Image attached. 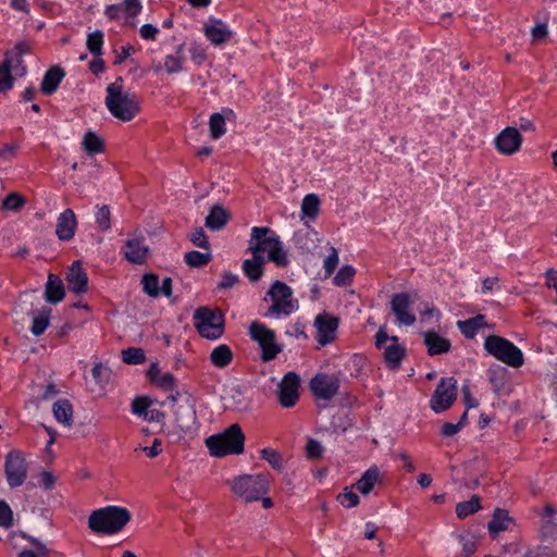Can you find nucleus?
Returning <instances> with one entry per match:
<instances>
[{
    "instance_id": "1",
    "label": "nucleus",
    "mask_w": 557,
    "mask_h": 557,
    "mask_svg": "<svg viewBox=\"0 0 557 557\" xmlns=\"http://www.w3.org/2000/svg\"><path fill=\"white\" fill-rule=\"evenodd\" d=\"M106 107L112 116L129 122L140 112V101L135 92L123 89V77L119 76L107 86Z\"/></svg>"
},
{
    "instance_id": "2",
    "label": "nucleus",
    "mask_w": 557,
    "mask_h": 557,
    "mask_svg": "<svg viewBox=\"0 0 557 557\" xmlns=\"http://www.w3.org/2000/svg\"><path fill=\"white\" fill-rule=\"evenodd\" d=\"M131 519L127 508L110 505L94 510L88 518V527L95 533L112 535L122 531Z\"/></svg>"
},
{
    "instance_id": "3",
    "label": "nucleus",
    "mask_w": 557,
    "mask_h": 557,
    "mask_svg": "<svg viewBox=\"0 0 557 557\" xmlns=\"http://www.w3.org/2000/svg\"><path fill=\"white\" fill-rule=\"evenodd\" d=\"M206 446L211 456L218 458L227 455H239L244 451L245 434L239 424L234 423L222 433L206 438Z\"/></svg>"
},
{
    "instance_id": "4",
    "label": "nucleus",
    "mask_w": 557,
    "mask_h": 557,
    "mask_svg": "<svg viewBox=\"0 0 557 557\" xmlns=\"http://www.w3.org/2000/svg\"><path fill=\"white\" fill-rule=\"evenodd\" d=\"M194 326L206 339L216 341L224 335L225 317L221 309L201 306L194 311Z\"/></svg>"
},
{
    "instance_id": "5",
    "label": "nucleus",
    "mask_w": 557,
    "mask_h": 557,
    "mask_svg": "<svg viewBox=\"0 0 557 557\" xmlns=\"http://www.w3.org/2000/svg\"><path fill=\"white\" fill-rule=\"evenodd\" d=\"M483 347L487 355L511 368H520L524 363L522 350L503 336L495 334L486 336Z\"/></svg>"
},
{
    "instance_id": "6",
    "label": "nucleus",
    "mask_w": 557,
    "mask_h": 557,
    "mask_svg": "<svg viewBox=\"0 0 557 557\" xmlns=\"http://www.w3.org/2000/svg\"><path fill=\"white\" fill-rule=\"evenodd\" d=\"M269 473L244 474L232 482L233 493L246 503L260 500L269 492Z\"/></svg>"
},
{
    "instance_id": "7",
    "label": "nucleus",
    "mask_w": 557,
    "mask_h": 557,
    "mask_svg": "<svg viewBox=\"0 0 557 557\" xmlns=\"http://www.w3.org/2000/svg\"><path fill=\"white\" fill-rule=\"evenodd\" d=\"M272 300L265 317H288L298 309V300L293 299L292 288L282 281H275L267 293Z\"/></svg>"
},
{
    "instance_id": "8",
    "label": "nucleus",
    "mask_w": 557,
    "mask_h": 557,
    "mask_svg": "<svg viewBox=\"0 0 557 557\" xmlns=\"http://www.w3.org/2000/svg\"><path fill=\"white\" fill-rule=\"evenodd\" d=\"M248 334L250 338L258 343L261 349V360L269 362L274 360L282 352L283 347L276 343L275 332L265 324L253 321L250 323Z\"/></svg>"
},
{
    "instance_id": "9",
    "label": "nucleus",
    "mask_w": 557,
    "mask_h": 557,
    "mask_svg": "<svg viewBox=\"0 0 557 557\" xmlns=\"http://www.w3.org/2000/svg\"><path fill=\"white\" fill-rule=\"evenodd\" d=\"M375 346L379 349L384 348L383 358L389 370L400 368L401 361L406 357V348L398 343L397 336H388L385 326H380L376 332Z\"/></svg>"
},
{
    "instance_id": "10",
    "label": "nucleus",
    "mask_w": 557,
    "mask_h": 557,
    "mask_svg": "<svg viewBox=\"0 0 557 557\" xmlns=\"http://www.w3.org/2000/svg\"><path fill=\"white\" fill-rule=\"evenodd\" d=\"M341 379L336 373L318 372L309 381V389L318 400H332L339 392Z\"/></svg>"
},
{
    "instance_id": "11",
    "label": "nucleus",
    "mask_w": 557,
    "mask_h": 557,
    "mask_svg": "<svg viewBox=\"0 0 557 557\" xmlns=\"http://www.w3.org/2000/svg\"><path fill=\"white\" fill-rule=\"evenodd\" d=\"M457 398V381L455 377H442L437 383L431 399L430 407L436 412L446 411Z\"/></svg>"
},
{
    "instance_id": "12",
    "label": "nucleus",
    "mask_w": 557,
    "mask_h": 557,
    "mask_svg": "<svg viewBox=\"0 0 557 557\" xmlns=\"http://www.w3.org/2000/svg\"><path fill=\"white\" fill-rule=\"evenodd\" d=\"M4 472L10 487L21 486L27 476V466L21 451L11 450L5 456Z\"/></svg>"
},
{
    "instance_id": "13",
    "label": "nucleus",
    "mask_w": 557,
    "mask_h": 557,
    "mask_svg": "<svg viewBox=\"0 0 557 557\" xmlns=\"http://www.w3.org/2000/svg\"><path fill=\"white\" fill-rule=\"evenodd\" d=\"M300 376L294 371L287 372L277 385V399L282 407L292 408L299 399Z\"/></svg>"
},
{
    "instance_id": "14",
    "label": "nucleus",
    "mask_w": 557,
    "mask_h": 557,
    "mask_svg": "<svg viewBox=\"0 0 557 557\" xmlns=\"http://www.w3.org/2000/svg\"><path fill=\"white\" fill-rule=\"evenodd\" d=\"M281 243L280 236L268 226H253L249 250L252 255L261 256L262 252H270L273 247Z\"/></svg>"
},
{
    "instance_id": "15",
    "label": "nucleus",
    "mask_w": 557,
    "mask_h": 557,
    "mask_svg": "<svg viewBox=\"0 0 557 557\" xmlns=\"http://www.w3.org/2000/svg\"><path fill=\"white\" fill-rule=\"evenodd\" d=\"M339 325V319L327 312L320 313L314 319L317 329V342L320 347H324L335 339V334Z\"/></svg>"
},
{
    "instance_id": "16",
    "label": "nucleus",
    "mask_w": 557,
    "mask_h": 557,
    "mask_svg": "<svg viewBox=\"0 0 557 557\" xmlns=\"http://www.w3.org/2000/svg\"><path fill=\"white\" fill-rule=\"evenodd\" d=\"M522 140L519 129L508 126L496 136L495 147L502 154L510 156L520 150Z\"/></svg>"
},
{
    "instance_id": "17",
    "label": "nucleus",
    "mask_w": 557,
    "mask_h": 557,
    "mask_svg": "<svg viewBox=\"0 0 557 557\" xmlns=\"http://www.w3.org/2000/svg\"><path fill=\"white\" fill-rule=\"evenodd\" d=\"M411 299L408 293L394 294L391 299V309L399 324L411 326L416 323V315L409 311Z\"/></svg>"
},
{
    "instance_id": "18",
    "label": "nucleus",
    "mask_w": 557,
    "mask_h": 557,
    "mask_svg": "<svg viewBox=\"0 0 557 557\" xmlns=\"http://www.w3.org/2000/svg\"><path fill=\"white\" fill-rule=\"evenodd\" d=\"M206 38L214 46L228 42L233 37V32L228 25L220 18L210 16L208 23L203 26Z\"/></svg>"
},
{
    "instance_id": "19",
    "label": "nucleus",
    "mask_w": 557,
    "mask_h": 557,
    "mask_svg": "<svg viewBox=\"0 0 557 557\" xmlns=\"http://www.w3.org/2000/svg\"><path fill=\"white\" fill-rule=\"evenodd\" d=\"M67 282V287L71 293L74 294H85L88 290V275L84 268L82 267V262L76 260L69 268L65 277Z\"/></svg>"
},
{
    "instance_id": "20",
    "label": "nucleus",
    "mask_w": 557,
    "mask_h": 557,
    "mask_svg": "<svg viewBox=\"0 0 557 557\" xmlns=\"http://www.w3.org/2000/svg\"><path fill=\"white\" fill-rule=\"evenodd\" d=\"M77 227V220L72 209H65L57 220L55 234L62 242L71 240Z\"/></svg>"
},
{
    "instance_id": "21",
    "label": "nucleus",
    "mask_w": 557,
    "mask_h": 557,
    "mask_svg": "<svg viewBox=\"0 0 557 557\" xmlns=\"http://www.w3.org/2000/svg\"><path fill=\"white\" fill-rule=\"evenodd\" d=\"M422 336L429 356L446 354L451 349L450 341L444 336H441L434 330H428L423 332Z\"/></svg>"
},
{
    "instance_id": "22",
    "label": "nucleus",
    "mask_w": 557,
    "mask_h": 557,
    "mask_svg": "<svg viewBox=\"0 0 557 557\" xmlns=\"http://www.w3.org/2000/svg\"><path fill=\"white\" fill-rule=\"evenodd\" d=\"M65 76V71L60 65L49 67L41 81L40 90L46 96L53 95Z\"/></svg>"
},
{
    "instance_id": "23",
    "label": "nucleus",
    "mask_w": 557,
    "mask_h": 557,
    "mask_svg": "<svg viewBox=\"0 0 557 557\" xmlns=\"http://www.w3.org/2000/svg\"><path fill=\"white\" fill-rule=\"evenodd\" d=\"M147 377L151 384L164 392L172 391L175 387V376L170 372L161 373L157 362L150 364L147 370Z\"/></svg>"
},
{
    "instance_id": "24",
    "label": "nucleus",
    "mask_w": 557,
    "mask_h": 557,
    "mask_svg": "<svg viewBox=\"0 0 557 557\" xmlns=\"http://www.w3.org/2000/svg\"><path fill=\"white\" fill-rule=\"evenodd\" d=\"M123 253L127 261L134 264H141L147 258L148 247L140 239H128L123 247Z\"/></svg>"
},
{
    "instance_id": "25",
    "label": "nucleus",
    "mask_w": 557,
    "mask_h": 557,
    "mask_svg": "<svg viewBox=\"0 0 557 557\" xmlns=\"http://www.w3.org/2000/svg\"><path fill=\"white\" fill-rule=\"evenodd\" d=\"M488 326L484 314H476L475 317L457 322L458 330L468 339H473L481 329Z\"/></svg>"
},
{
    "instance_id": "26",
    "label": "nucleus",
    "mask_w": 557,
    "mask_h": 557,
    "mask_svg": "<svg viewBox=\"0 0 557 557\" xmlns=\"http://www.w3.org/2000/svg\"><path fill=\"white\" fill-rule=\"evenodd\" d=\"M64 296L65 289L62 280L57 274L50 273L45 289L47 302L57 305L63 300Z\"/></svg>"
},
{
    "instance_id": "27",
    "label": "nucleus",
    "mask_w": 557,
    "mask_h": 557,
    "mask_svg": "<svg viewBox=\"0 0 557 557\" xmlns=\"http://www.w3.org/2000/svg\"><path fill=\"white\" fill-rule=\"evenodd\" d=\"M230 220L228 212L221 205H214L206 216V226L211 231H220Z\"/></svg>"
},
{
    "instance_id": "28",
    "label": "nucleus",
    "mask_w": 557,
    "mask_h": 557,
    "mask_svg": "<svg viewBox=\"0 0 557 557\" xmlns=\"http://www.w3.org/2000/svg\"><path fill=\"white\" fill-rule=\"evenodd\" d=\"M209 359L215 368L224 369L233 362L234 354L228 345L220 344L212 349Z\"/></svg>"
},
{
    "instance_id": "29",
    "label": "nucleus",
    "mask_w": 557,
    "mask_h": 557,
    "mask_svg": "<svg viewBox=\"0 0 557 557\" xmlns=\"http://www.w3.org/2000/svg\"><path fill=\"white\" fill-rule=\"evenodd\" d=\"M52 412L58 422L71 426L73 423V406L69 399H59L52 406Z\"/></svg>"
},
{
    "instance_id": "30",
    "label": "nucleus",
    "mask_w": 557,
    "mask_h": 557,
    "mask_svg": "<svg viewBox=\"0 0 557 557\" xmlns=\"http://www.w3.org/2000/svg\"><path fill=\"white\" fill-rule=\"evenodd\" d=\"M196 422V412L188 407H178L175 411V425L182 433H187L191 430Z\"/></svg>"
},
{
    "instance_id": "31",
    "label": "nucleus",
    "mask_w": 557,
    "mask_h": 557,
    "mask_svg": "<svg viewBox=\"0 0 557 557\" xmlns=\"http://www.w3.org/2000/svg\"><path fill=\"white\" fill-rule=\"evenodd\" d=\"M263 257L253 255L252 259L243 262V272L251 281L257 282L263 275Z\"/></svg>"
},
{
    "instance_id": "32",
    "label": "nucleus",
    "mask_w": 557,
    "mask_h": 557,
    "mask_svg": "<svg viewBox=\"0 0 557 557\" xmlns=\"http://www.w3.org/2000/svg\"><path fill=\"white\" fill-rule=\"evenodd\" d=\"M379 468L373 466L361 475V478L356 482L355 486L361 494L367 495L373 490L375 483L379 481Z\"/></svg>"
},
{
    "instance_id": "33",
    "label": "nucleus",
    "mask_w": 557,
    "mask_h": 557,
    "mask_svg": "<svg viewBox=\"0 0 557 557\" xmlns=\"http://www.w3.org/2000/svg\"><path fill=\"white\" fill-rule=\"evenodd\" d=\"M51 309L44 307L41 310L34 312L32 320L30 332L35 336H40L45 333L50 324Z\"/></svg>"
},
{
    "instance_id": "34",
    "label": "nucleus",
    "mask_w": 557,
    "mask_h": 557,
    "mask_svg": "<svg viewBox=\"0 0 557 557\" xmlns=\"http://www.w3.org/2000/svg\"><path fill=\"white\" fill-rule=\"evenodd\" d=\"M84 151L89 156H96L104 151V141L96 133L88 131L82 141Z\"/></svg>"
},
{
    "instance_id": "35",
    "label": "nucleus",
    "mask_w": 557,
    "mask_h": 557,
    "mask_svg": "<svg viewBox=\"0 0 557 557\" xmlns=\"http://www.w3.org/2000/svg\"><path fill=\"white\" fill-rule=\"evenodd\" d=\"M510 518L508 511L505 509L496 508L493 512L492 519L488 522V531L491 534H498L508 529Z\"/></svg>"
},
{
    "instance_id": "36",
    "label": "nucleus",
    "mask_w": 557,
    "mask_h": 557,
    "mask_svg": "<svg viewBox=\"0 0 557 557\" xmlns=\"http://www.w3.org/2000/svg\"><path fill=\"white\" fill-rule=\"evenodd\" d=\"M12 60L5 53L2 63L0 64V92H5L13 87Z\"/></svg>"
},
{
    "instance_id": "37",
    "label": "nucleus",
    "mask_w": 557,
    "mask_h": 557,
    "mask_svg": "<svg viewBox=\"0 0 557 557\" xmlns=\"http://www.w3.org/2000/svg\"><path fill=\"white\" fill-rule=\"evenodd\" d=\"M28 52V46L25 42H17L14 47V58L12 60V70L16 75L23 76L26 73L23 55Z\"/></svg>"
},
{
    "instance_id": "38",
    "label": "nucleus",
    "mask_w": 557,
    "mask_h": 557,
    "mask_svg": "<svg viewBox=\"0 0 557 557\" xmlns=\"http://www.w3.org/2000/svg\"><path fill=\"white\" fill-rule=\"evenodd\" d=\"M480 509V497L478 495H473L469 500L457 504L456 515L458 518L465 519L468 516L478 512Z\"/></svg>"
},
{
    "instance_id": "39",
    "label": "nucleus",
    "mask_w": 557,
    "mask_h": 557,
    "mask_svg": "<svg viewBox=\"0 0 557 557\" xmlns=\"http://www.w3.org/2000/svg\"><path fill=\"white\" fill-rule=\"evenodd\" d=\"M212 260L211 252H200L198 250H190L185 253L184 261L190 268H202Z\"/></svg>"
},
{
    "instance_id": "40",
    "label": "nucleus",
    "mask_w": 557,
    "mask_h": 557,
    "mask_svg": "<svg viewBox=\"0 0 557 557\" xmlns=\"http://www.w3.org/2000/svg\"><path fill=\"white\" fill-rule=\"evenodd\" d=\"M103 38L104 35L102 30L99 29L88 34L86 39V47L94 57H101L103 54Z\"/></svg>"
},
{
    "instance_id": "41",
    "label": "nucleus",
    "mask_w": 557,
    "mask_h": 557,
    "mask_svg": "<svg viewBox=\"0 0 557 557\" xmlns=\"http://www.w3.org/2000/svg\"><path fill=\"white\" fill-rule=\"evenodd\" d=\"M225 115L222 113H213L209 120L210 136L212 139H219L226 133Z\"/></svg>"
},
{
    "instance_id": "42",
    "label": "nucleus",
    "mask_w": 557,
    "mask_h": 557,
    "mask_svg": "<svg viewBox=\"0 0 557 557\" xmlns=\"http://www.w3.org/2000/svg\"><path fill=\"white\" fill-rule=\"evenodd\" d=\"M143 290L151 298L160 296V280L154 273H146L141 277Z\"/></svg>"
},
{
    "instance_id": "43",
    "label": "nucleus",
    "mask_w": 557,
    "mask_h": 557,
    "mask_svg": "<svg viewBox=\"0 0 557 557\" xmlns=\"http://www.w3.org/2000/svg\"><path fill=\"white\" fill-rule=\"evenodd\" d=\"M122 360L127 364H141L146 360L145 350L140 347H128L122 350Z\"/></svg>"
},
{
    "instance_id": "44",
    "label": "nucleus",
    "mask_w": 557,
    "mask_h": 557,
    "mask_svg": "<svg viewBox=\"0 0 557 557\" xmlns=\"http://www.w3.org/2000/svg\"><path fill=\"white\" fill-rule=\"evenodd\" d=\"M320 199L315 194L305 196L301 203V211L305 215L314 219L319 213Z\"/></svg>"
},
{
    "instance_id": "45",
    "label": "nucleus",
    "mask_w": 557,
    "mask_h": 557,
    "mask_svg": "<svg viewBox=\"0 0 557 557\" xmlns=\"http://www.w3.org/2000/svg\"><path fill=\"white\" fill-rule=\"evenodd\" d=\"M95 222L97 227L102 232H107L111 228V212L109 206H97Z\"/></svg>"
},
{
    "instance_id": "46",
    "label": "nucleus",
    "mask_w": 557,
    "mask_h": 557,
    "mask_svg": "<svg viewBox=\"0 0 557 557\" xmlns=\"http://www.w3.org/2000/svg\"><path fill=\"white\" fill-rule=\"evenodd\" d=\"M182 53V46L178 47L175 55L170 54L165 57L164 70L168 74H174L183 71L184 58Z\"/></svg>"
},
{
    "instance_id": "47",
    "label": "nucleus",
    "mask_w": 557,
    "mask_h": 557,
    "mask_svg": "<svg viewBox=\"0 0 557 557\" xmlns=\"http://www.w3.org/2000/svg\"><path fill=\"white\" fill-rule=\"evenodd\" d=\"M261 459L265 460L274 470H282L283 457L282 455L270 447L260 450Z\"/></svg>"
},
{
    "instance_id": "48",
    "label": "nucleus",
    "mask_w": 557,
    "mask_h": 557,
    "mask_svg": "<svg viewBox=\"0 0 557 557\" xmlns=\"http://www.w3.org/2000/svg\"><path fill=\"white\" fill-rule=\"evenodd\" d=\"M25 198L18 193H10L2 200V209L9 211H18L25 205Z\"/></svg>"
},
{
    "instance_id": "49",
    "label": "nucleus",
    "mask_w": 557,
    "mask_h": 557,
    "mask_svg": "<svg viewBox=\"0 0 557 557\" xmlns=\"http://www.w3.org/2000/svg\"><path fill=\"white\" fill-rule=\"evenodd\" d=\"M268 258L270 261L274 262L277 267L281 268H286L289 263L287 252L283 249L282 242L271 249V251L268 253Z\"/></svg>"
},
{
    "instance_id": "50",
    "label": "nucleus",
    "mask_w": 557,
    "mask_h": 557,
    "mask_svg": "<svg viewBox=\"0 0 557 557\" xmlns=\"http://www.w3.org/2000/svg\"><path fill=\"white\" fill-rule=\"evenodd\" d=\"M355 273L356 271L351 265L342 267L334 276V284L336 286L349 285L354 280Z\"/></svg>"
},
{
    "instance_id": "51",
    "label": "nucleus",
    "mask_w": 557,
    "mask_h": 557,
    "mask_svg": "<svg viewBox=\"0 0 557 557\" xmlns=\"http://www.w3.org/2000/svg\"><path fill=\"white\" fill-rule=\"evenodd\" d=\"M110 369L106 367L102 362L98 361L94 363L91 369V375L97 384L104 385L110 380Z\"/></svg>"
},
{
    "instance_id": "52",
    "label": "nucleus",
    "mask_w": 557,
    "mask_h": 557,
    "mask_svg": "<svg viewBox=\"0 0 557 557\" xmlns=\"http://www.w3.org/2000/svg\"><path fill=\"white\" fill-rule=\"evenodd\" d=\"M337 502L345 508H354L359 505L360 498L355 492L346 487L338 494Z\"/></svg>"
},
{
    "instance_id": "53",
    "label": "nucleus",
    "mask_w": 557,
    "mask_h": 557,
    "mask_svg": "<svg viewBox=\"0 0 557 557\" xmlns=\"http://www.w3.org/2000/svg\"><path fill=\"white\" fill-rule=\"evenodd\" d=\"M467 421V410L462 413L458 423L445 422L442 425L441 434L445 437H451L456 435L465 425Z\"/></svg>"
},
{
    "instance_id": "54",
    "label": "nucleus",
    "mask_w": 557,
    "mask_h": 557,
    "mask_svg": "<svg viewBox=\"0 0 557 557\" xmlns=\"http://www.w3.org/2000/svg\"><path fill=\"white\" fill-rule=\"evenodd\" d=\"M13 524V511L4 499H0V527L11 528Z\"/></svg>"
},
{
    "instance_id": "55",
    "label": "nucleus",
    "mask_w": 557,
    "mask_h": 557,
    "mask_svg": "<svg viewBox=\"0 0 557 557\" xmlns=\"http://www.w3.org/2000/svg\"><path fill=\"white\" fill-rule=\"evenodd\" d=\"M189 239L196 247L210 250V243L202 227L195 228L191 232Z\"/></svg>"
},
{
    "instance_id": "56",
    "label": "nucleus",
    "mask_w": 557,
    "mask_h": 557,
    "mask_svg": "<svg viewBox=\"0 0 557 557\" xmlns=\"http://www.w3.org/2000/svg\"><path fill=\"white\" fill-rule=\"evenodd\" d=\"M121 5L123 13L126 15V17L137 16L143 9V5L139 0H123Z\"/></svg>"
},
{
    "instance_id": "57",
    "label": "nucleus",
    "mask_w": 557,
    "mask_h": 557,
    "mask_svg": "<svg viewBox=\"0 0 557 557\" xmlns=\"http://www.w3.org/2000/svg\"><path fill=\"white\" fill-rule=\"evenodd\" d=\"M338 265V252L336 248L332 247L330 255L324 259V272L325 276H330L333 274L335 269Z\"/></svg>"
},
{
    "instance_id": "58",
    "label": "nucleus",
    "mask_w": 557,
    "mask_h": 557,
    "mask_svg": "<svg viewBox=\"0 0 557 557\" xmlns=\"http://www.w3.org/2000/svg\"><path fill=\"white\" fill-rule=\"evenodd\" d=\"M150 400L148 397H136L132 404V411L137 416H148Z\"/></svg>"
},
{
    "instance_id": "59",
    "label": "nucleus",
    "mask_w": 557,
    "mask_h": 557,
    "mask_svg": "<svg viewBox=\"0 0 557 557\" xmlns=\"http://www.w3.org/2000/svg\"><path fill=\"white\" fill-rule=\"evenodd\" d=\"M323 448L321 444L313 438H310L306 445V454L309 459H318L321 457Z\"/></svg>"
},
{
    "instance_id": "60",
    "label": "nucleus",
    "mask_w": 557,
    "mask_h": 557,
    "mask_svg": "<svg viewBox=\"0 0 557 557\" xmlns=\"http://www.w3.org/2000/svg\"><path fill=\"white\" fill-rule=\"evenodd\" d=\"M238 283V276L230 271L222 274V280L218 284L219 289H228Z\"/></svg>"
},
{
    "instance_id": "61",
    "label": "nucleus",
    "mask_w": 557,
    "mask_h": 557,
    "mask_svg": "<svg viewBox=\"0 0 557 557\" xmlns=\"http://www.w3.org/2000/svg\"><path fill=\"white\" fill-rule=\"evenodd\" d=\"M55 476L52 472L49 471H42L39 475V486L42 487L46 491H50L55 485Z\"/></svg>"
},
{
    "instance_id": "62",
    "label": "nucleus",
    "mask_w": 557,
    "mask_h": 557,
    "mask_svg": "<svg viewBox=\"0 0 557 557\" xmlns=\"http://www.w3.org/2000/svg\"><path fill=\"white\" fill-rule=\"evenodd\" d=\"M20 149V146L15 143L5 144L3 147H0V159L2 160H12L16 157V152Z\"/></svg>"
},
{
    "instance_id": "63",
    "label": "nucleus",
    "mask_w": 557,
    "mask_h": 557,
    "mask_svg": "<svg viewBox=\"0 0 557 557\" xmlns=\"http://www.w3.org/2000/svg\"><path fill=\"white\" fill-rule=\"evenodd\" d=\"M135 49L132 45L127 44L121 47V51L116 53L113 64L120 65L122 64L128 57L134 54Z\"/></svg>"
},
{
    "instance_id": "64",
    "label": "nucleus",
    "mask_w": 557,
    "mask_h": 557,
    "mask_svg": "<svg viewBox=\"0 0 557 557\" xmlns=\"http://www.w3.org/2000/svg\"><path fill=\"white\" fill-rule=\"evenodd\" d=\"M547 22L537 23L531 29V36L533 41H541L547 36Z\"/></svg>"
}]
</instances>
